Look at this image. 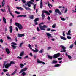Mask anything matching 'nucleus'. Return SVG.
Wrapping results in <instances>:
<instances>
[{"instance_id":"f257e3e1","label":"nucleus","mask_w":76,"mask_h":76,"mask_svg":"<svg viewBox=\"0 0 76 76\" xmlns=\"http://www.w3.org/2000/svg\"><path fill=\"white\" fill-rule=\"evenodd\" d=\"M41 25H44V23L42 22L39 24V27L41 31H45V28H48L47 26L45 25H44L43 26H42Z\"/></svg>"},{"instance_id":"f03ea898","label":"nucleus","mask_w":76,"mask_h":76,"mask_svg":"<svg viewBox=\"0 0 76 76\" xmlns=\"http://www.w3.org/2000/svg\"><path fill=\"white\" fill-rule=\"evenodd\" d=\"M15 25L18 28L19 30H21L22 29H23L22 26V25L18 23L17 22L15 23Z\"/></svg>"},{"instance_id":"7ed1b4c3","label":"nucleus","mask_w":76,"mask_h":76,"mask_svg":"<svg viewBox=\"0 0 76 76\" xmlns=\"http://www.w3.org/2000/svg\"><path fill=\"white\" fill-rule=\"evenodd\" d=\"M30 4H33L34 3L33 2H32L31 1H29V2H28L27 3V4H25V5H26V6H28V7H31V5Z\"/></svg>"},{"instance_id":"20e7f679","label":"nucleus","mask_w":76,"mask_h":76,"mask_svg":"<svg viewBox=\"0 0 76 76\" xmlns=\"http://www.w3.org/2000/svg\"><path fill=\"white\" fill-rule=\"evenodd\" d=\"M7 7H8V10L9 12V13L11 15V16H12V17L13 18H15V17L14 16V15H13V14H12V13H11V11H10V6H9V5H7Z\"/></svg>"},{"instance_id":"39448f33","label":"nucleus","mask_w":76,"mask_h":76,"mask_svg":"<svg viewBox=\"0 0 76 76\" xmlns=\"http://www.w3.org/2000/svg\"><path fill=\"white\" fill-rule=\"evenodd\" d=\"M4 67L6 69H7L9 67H10V64L9 63L5 65V63H4L3 64V68H4Z\"/></svg>"},{"instance_id":"423d86ee","label":"nucleus","mask_w":76,"mask_h":76,"mask_svg":"<svg viewBox=\"0 0 76 76\" xmlns=\"http://www.w3.org/2000/svg\"><path fill=\"white\" fill-rule=\"evenodd\" d=\"M45 10H43L42 11V20H44V18H45V15H44V13H45Z\"/></svg>"},{"instance_id":"0eeeda50","label":"nucleus","mask_w":76,"mask_h":76,"mask_svg":"<svg viewBox=\"0 0 76 76\" xmlns=\"http://www.w3.org/2000/svg\"><path fill=\"white\" fill-rule=\"evenodd\" d=\"M60 56V53H58V54H55L53 55V58H57V57H58L59 56Z\"/></svg>"},{"instance_id":"6e6552de","label":"nucleus","mask_w":76,"mask_h":76,"mask_svg":"<svg viewBox=\"0 0 76 76\" xmlns=\"http://www.w3.org/2000/svg\"><path fill=\"white\" fill-rule=\"evenodd\" d=\"M29 48L30 50H32V51L35 53H37V52L38 51V49H37V48H35V50L34 49H32V48L31 47H29Z\"/></svg>"},{"instance_id":"1a4fd4ad","label":"nucleus","mask_w":76,"mask_h":76,"mask_svg":"<svg viewBox=\"0 0 76 76\" xmlns=\"http://www.w3.org/2000/svg\"><path fill=\"white\" fill-rule=\"evenodd\" d=\"M27 69L26 68H24L22 69L19 72V74H20V73H22V72H25V71H26V70H27Z\"/></svg>"},{"instance_id":"9d476101","label":"nucleus","mask_w":76,"mask_h":76,"mask_svg":"<svg viewBox=\"0 0 76 76\" xmlns=\"http://www.w3.org/2000/svg\"><path fill=\"white\" fill-rule=\"evenodd\" d=\"M55 12L56 13H58L59 15H62L61 13L60 12V10H58V9H56L55 10Z\"/></svg>"},{"instance_id":"9b49d317","label":"nucleus","mask_w":76,"mask_h":76,"mask_svg":"<svg viewBox=\"0 0 76 76\" xmlns=\"http://www.w3.org/2000/svg\"><path fill=\"white\" fill-rule=\"evenodd\" d=\"M60 47H61V48H62L63 50H61V51H64V52H65L66 51V48L65 47L61 45L60 46Z\"/></svg>"},{"instance_id":"f8f14e48","label":"nucleus","mask_w":76,"mask_h":76,"mask_svg":"<svg viewBox=\"0 0 76 76\" xmlns=\"http://www.w3.org/2000/svg\"><path fill=\"white\" fill-rule=\"evenodd\" d=\"M46 35L47 37H48V38L49 39L51 38H52V36H51V34L50 33H46Z\"/></svg>"},{"instance_id":"ddd939ff","label":"nucleus","mask_w":76,"mask_h":76,"mask_svg":"<svg viewBox=\"0 0 76 76\" xmlns=\"http://www.w3.org/2000/svg\"><path fill=\"white\" fill-rule=\"evenodd\" d=\"M25 36V34H18V38H20V37H24Z\"/></svg>"},{"instance_id":"4468645a","label":"nucleus","mask_w":76,"mask_h":76,"mask_svg":"<svg viewBox=\"0 0 76 76\" xmlns=\"http://www.w3.org/2000/svg\"><path fill=\"white\" fill-rule=\"evenodd\" d=\"M23 6L24 7L26 10H31V9H30V8H29V7H26V6H25L24 5H23Z\"/></svg>"},{"instance_id":"2eb2a0df","label":"nucleus","mask_w":76,"mask_h":76,"mask_svg":"<svg viewBox=\"0 0 76 76\" xmlns=\"http://www.w3.org/2000/svg\"><path fill=\"white\" fill-rule=\"evenodd\" d=\"M37 63H42V64H45V63L39 60H37Z\"/></svg>"},{"instance_id":"dca6fc26","label":"nucleus","mask_w":76,"mask_h":76,"mask_svg":"<svg viewBox=\"0 0 76 76\" xmlns=\"http://www.w3.org/2000/svg\"><path fill=\"white\" fill-rule=\"evenodd\" d=\"M40 6V8H41V9L42 8L43 4H42V0H41Z\"/></svg>"},{"instance_id":"f3484780","label":"nucleus","mask_w":76,"mask_h":76,"mask_svg":"<svg viewBox=\"0 0 76 76\" xmlns=\"http://www.w3.org/2000/svg\"><path fill=\"white\" fill-rule=\"evenodd\" d=\"M6 51L7 53V54H10V50L9 49H8V48H7L6 49Z\"/></svg>"},{"instance_id":"a211bd4d","label":"nucleus","mask_w":76,"mask_h":76,"mask_svg":"<svg viewBox=\"0 0 76 76\" xmlns=\"http://www.w3.org/2000/svg\"><path fill=\"white\" fill-rule=\"evenodd\" d=\"M9 28L10 29V33H12V28H13V27H12V26H10L9 27Z\"/></svg>"},{"instance_id":"6ab92c4d","label":"nucleus","mask_w":76,"mask_h":76,"mask_svg":"<svg viewBox=\"0 0 76 76\" xmlns=\"http://www.w3.org/2000/svg\"><path fill=\"white\" fill-rule=\"evenodd\" d=\"M70 33H71V31L69 30L68 31V33H66V35H71Z\"/></svg>"},{"instance_id":"aec40b11","label":"nucleus","mask_w":76,"mask_h":76,"mask_svg":"<svg viewBox=\"0 0 76 76\" xmlns=\"http://www.w3.org/2000/svg\"><path fill=\"white\" fill-rule=\"evenodd\" d=\"M60 37L61 39H63V40H66V39H66V37H65L63 36H61Z\"/></svg>"},{"instance_id":"412c9836","label":"nucleus","mask_w":76,"mask_h":76,"mask_svg":"<svg viewBox=\"0 0 76 76\" xmlns=\"http://www.w3.org/2000/svg\"><path fill=\"white\" fill-rule=\"evenodd\" d=\"M15 64V62L13 61H11L10 63V66H11L12 64Z\"/></svg>"},{"instance_id":"4be33fe9","label":"nucleus","mask_w":76,"mask_h":76,"mask_svg":"<svg viewBox=\"0 0 76 76\" xmlns=\"http://www.w3.org/2000/svg\"><path fill=\"white\" fill-rule=\"evenodd\" d=\"M57 63V61L56 60H53L52 62V64H56Z\"/></svg>"},{"instance_id":"5701e85b","label":"nucleus","mask_w":76,"mask_h":76,"mask_svg":"<svg viewBox=\"0 0 76 76\" xmlns=\"http://www.w3.org/2000/svg\"><path fill=\"white\" fill-rule=\"evenodd\" d=\"M6 18H5L3 17V22H4L5 23V24H6Z\"/></svg>"},{"instance_id":"b1692460","label":"nucleus","mask_w":76,"mask_h":76,"mask_svg":"<svg viewBox=\"0 0 76 76\" xmlns=\"http://www.w3.org/2000/svg\"><path fill=\"white\" fill-rule=\"evenodd\" d=\"M16 9H18V10H23V8L21 7H16Z\"/></svg>"},{"instance_id":"393cba45","label":"nucleus","mask_w":76,"mask_h":76,"mask_svg":"<svg viewBox=\"0 0 76 76\" xmlns=\"http://www.w3.org/2000/svg\"><path fill=\"white\" fill-rule=\"evenodd\" d=\"M24 54V51H23L20 54V57H22V56Z\"/></svg>"},{"instance_id":"a878e982","label":"nucleus","mask_w":76,"mask_h":76,"mask_svg":"<svg viewBox=\"0 0 76 76\" xmlns=\"http://www.w3.org/2000/svg\"><path fill=\"white\" fill-rule=\"evenodd\" d=\"M4 4H5V1H4V0H3V2L2 3V7L4 6Z\"/></svg>"},{"instance_id":"bb28decb","label":"nucleus","mask_w":76,"mask_h":76,"mask_svg":"<svg viewBox=\"0 0 76 76\" xmlns=\"http://www.w3.org/2000/svg\"><path fill=\"white\" fill-rule=\"evenodd\" d=\"M48 57L49 59H50V60L53 59V57L50 55H48Z\"/></svg>"},{"instance_id":"cd10ccee","label":"nucleus","mask_w":76,"mask_h":76,"mask_svg":"<svg viewBox=\"0 0 76 76\" xmlns=\"http://www.w3.org/2000/svg\"><path fill=\"white\" fill-rule=\"evenodd\" d=\"M20 68H22L24 67V65L23 64H20Z\"/></svg>"},{"instance_id":"c85d7f7f","label":"nucleus","mask_w":76,"mask_h":76,"mask_svg":"<svg viewBox=\"0 0 76 76\" xmlns=\"http://www.w3.org/2000/svg\"><path fill=\"white\" fill-rule=\"evenodd\" d=\"M45 13H46V14H47V15H48L49 16L50 15V14L49 13L48 11L45 10Z\"/></svg>"},{"instance_id":"c756f323","label":"nucleus","mask_w":76,"mask_h":76,"mask_svg":"<svg viewBox=\"0 0 76 76\" xmlns=\"http://www.w3.org/2000/svg\"><path fill=\"white\" fill-rule=\"evenodd\" d=\"M38 20H39V18H36L34 20V22H37V21H38Z\"/></svg>"},{"instance_id":"7c9ffc66","label":"nucleus","mask_w":76,"mask_h":76,"mask_svg":"<svg viewBox=\"0 0 76 76\" xmlns=\"http://www.w3.org/2000/svg\"><path fill=\"white\" fill-rule=\"evenodd\" d=\"M11 46L12 47H13V49H16V46H15L13 45H12Z\"/></svg>"},{"instance_id":"2f4dec72","label":"nucleus","mask_w":76,"mask_h":76,"mask_svg":"<svg viewBox=\"0 0 76 76\" xmlns=\"http://www.w3.org/2000/svg\"><path fill=\"white\" fill-rule=\"evenodd\" d=\"M59 66H60V64H56L54 65L55 67H59Z\"/></svg>"},{"instance_id":"473e14b6","label":"nucleus","mask_w":76,"mask_h":76,"mask_svg":"<svg viewBox=\"0 0 76 76\" xmlns=\"http://www.w3.org/2000/svg\"><path fill=\"white\" fill-rule=\"evenodd\" d=\"M30 18L31 19H33L34 18V16L33 15H32L30 16Z\"/></svg>"},{"instance_id":"72a5a7b5","label":"nucleus","mask_w":76,"mask_h":76,"mask_svg":"<svg viewBox=\"0 0 76 76\" xmlns=\"http://www.w3.org/2000/svg\"><path fill=\"white\" fill-rule=\"evenodd\" d=\"M60 18L61 20L62 21H65V18H62L61 17H60Z\"/></svg>"},{"instance_id":"f704fd0d","label":"nucleus","mask_w":76,"mask_h":76,"mask_svg":"<svg viewBox=\"0 0 76 76\" xmlns=\"http://www.w3.org/2000/svg\"><path fill=\"white\" fill-rule=\"evenodd\" d=\"M73 44H71V45L69 46L70 48H71V49H72L73 48Z\"/></svg>"},{"instance_id":"c9c22d12","label":"nucleus","mask_w":76,"mask_h":76,"mask_svg":"<svg viewBox=\"0 0 76 76\" xmlns=\"http://www.w3.org/2000/svg\"><path fill=\"white\" fill-rule=\"evenodd\" d=\"M17 71V70L16 69L13 72L12 75H15V73H16V72Z\"/></svg>"},{"instance_id":"e433bc0d","label":"nucleus","mask_w":76,"mask_h":76,"mask_svg":"<svg viewBox=\"0 0 76 76\" xmlns=\"http://www.w3.org/2000/svg\"><path fill=\"white\" fill-rule=\"evenodd\" d=\"M24 44V42H21V43L19 45V47H21L22 46V45Z\"/></svg>"},{"instance_id":"4c0bfd02","label":"nucleus","mask_w":76,"mask_h":76,"mask_svg":"<svg viewBox=\"0 0 76 76\" xmlns=\"http://www.w3.org/2000/svg\"><path fill=\"white\" fill-rule=\"evenodd\" d=\"M21 75H22V76H25V75H26V73L25 72H23L22 73Z\"/></svg>"},{"instance_id":"58836bf2","label":"nucleus","mask_w":76,"mask_h":76,"mask_svg":"<svg viewBox=\"0 0 76 76\" xmlns=\"http://www.w3.org/2000/svg\"><path fill=\"white\" fill-rule=\"evenodd\" d=\"M56 26V24H54L53 25H52V27L53 28H55V27Z\"/></svg>"},{"instance_id":"ea45409f","label":"nucleus","mask_w":76,"mask_h":76,"mask_svg":"<svg viewBox=\"0 0 76 76\" xmlns=\"http://www.w3.org/2000/svg\"><path fill=\"white\" fill-rule=\"evenodd\" d=\"M1 10L2 12H5V10H6V8H4V9H1Z\"/></svg>"},{"instance_id":"a19ab883","label":"nucleus","mask_w":76,"mask_h":76,"mask_svg":"<svg viewBox=\"0 0 76 76\" xmlns=\"http://www.w3.org/2000/svg\"><path fill=\"white\" fill-rule=\"evenodd\" d=\"M44 51H43V49H41V50L39 51V53H40V54H41L42 52H43Z\"/></svg>"},{"instance_id":"79ce46f5","label":"nucleus","mask_w":76,"mask_h":76,"mask_svg":"<svg viewBox=\"0 0 76 76\" xmlns=\"http://www.w3.org/2000/svg\"><path fill=\"white\" fill-rule=\"evenodd\" d=\"M21 1H22L23 3H26V1H25V0H21ZM19 1H20V0H19Z\"/></svg>"},{"instance_id":"37998d69","label":"nucleus","mask_w":76,"mask_h":76,"mask_svg":"<svg viewBox=\"0 0 76 76\" xmlns=\"http://www.w3.org/2000/svg\"><path fill=\"white\" fill-rule=\"evenodd\" d=\"M36 6H37V4H35L33 8L35 10H36Z\"/></svg>"},{"instance_id":"c03bdc74","label":"nucleus","mask_w":76,"mask_h":76,"mask_svg":"<svg viewBox=\"0 0 76 76\" xmlns=\"http://www.w3.org/2000/svg\"><path fill=\"white\" fill-rule=\"evenodd\" d=\"M68 57L69 58V59H71V58H72V57H71V56L69 55L68 56Z\"/></svg>"},{"instance_id":"a18cd8bd","label":"nucleus","mask_w":76,"mask_h":76,"mask_svg":"<svg viewBox=\"0 0 76 76\" xmlns=\"http://www.w3.org/2000/svg\"><path fill=\"white\" fill-rule=\"evenodd\" d=\"M67 38L68 39H71V37H70V36H67Z\"/></svg>"},{"instance_id":"49530a36","label":"nucleus","mask_w":76,"mask_h":76,"mask_svg":"<svg viewBox=\"0 0 76 76\" xmlns=\"http://www.w3.org/2000/svg\"><path fill=\"white\" fill-rule=\"evenodd\" d=\"M51 30V28H48L47 29V31H50Z\"/></svg>"},{"instance_id":"de8ad7c7","label":"nucleus","mask_w":76,"mask_h":76,"mask_svg":"<svg viewBox=\"0 0 76 76\" xmlns=\"http://www.w3.org/2000/svg\"><path fill=\"white\" fill-rule=\"evenodd\" d=\"M29 57V56L28 55H27L25 56L24 58V59H25V58H28Z\"/></svg>"},{"instance_id":"09e8293b","label":"nucleus","mask_w":76,"mask_h":76,"mask_svg":"<svg viewBox=\"0 0 76 76\" xmlns=\"http://www.w3.org/2000/svg\"><path fill=\"white\" fill-rule=\"evenodd\" d=\"M12 19H11L10 21V25H12Z\"/></svg>"},{"instance_id":"8fccbe9b","label":"nucleus","mask_w":76,"mask_h":76,"mask_svg":"<svg viewBox=\"0 0 76 76\" xmlns=\"http://www.w3.org/2000/svg\"><path fill=\"white\" fill-rule=\"evenodd\" d=\"M15 13H16L17 14H18V15H19V14H20V12H19L16 11H15Z\"/></svg>"},{"instance_id":"3c124183","label":"nucleus","mask_w":76,"mask_h":76,"mask_svg":"<svg viewBox=\"0 0 76 76\" xmlns=\"http://www.w3.org/2000/svg\"><path fill=\"white\" fill-rule=\"evenodd\" d=\"M3 72H7V71H8V70H7V69H3Z\"/></svg>"},{"instance_id":"603ef678","label":"nucleus","mask_w":76,"mask_h":76,"mask_svg":"<svg viewBox=\"0 0 76 76\" xmlns=\"http://www.w3.org/2000/svg\"><path fill=\"white\" fill-rule=\"evenodd\" d=\"M68 10H67V8H66L65 9V11L64 12L65 13H66L67 12Z\"/></svg>"},{"instance_id":"864d4df0","label":"nucleus","mask_w":76,"mask_h":76,"mask_svg":"<svg viewBox=\"0 0 76 76\" xmlns=\"http://www.w3.org/2000/svg\"><path fill=\"white\" fill-rule=\"evenodd\" d=\"M37 31H40V29L39 28V27H37Z\"/></svg>"},{"instance_id":"5fc2aeb1","label":"nucleus","mask_w":76,"mask_h":76,"mask_svg":"<svg viewBox=\"0 0 76 76\" xmlns=\"http://www.w3.org/2000/svg\"><path fill=\"white\" fill-rule=\"evenodd\" d=\"M26 15H21V17H23L24 18H25V17H26Z\"/></svg>"},{"instance_id":"6e6d98bb","label":"nucleus","mask_w":76,"mask_h":76,"mask_svg":"<svg viewBox=\"0 0 76 76\" xmlns=\"http://www.w3.org/2000/svg\"><path fill=\"white\" fill-rule=\"evenodd\" d=\"M18 58H19V59H22V58L21 57H20L19 56H18L17 57Z\"/></svg>"},{"instance_id":"4d7b16f0","label":"nucleus","mask_w":76,"mask_h":76,"mask_svg":"<svg viewBox=\"0 0 76 76\" xmlns=\"http://www.w3.org/2000/svg\"><path fill=\"white\" fill-rule=\"evenodd\" d=\"M64 31L63 32V37H65V34Z\"/></svg>"},{"instance_id":"13d9d810","label":"nucleus","mask_w":76,"mask_h":76,"mask_svg":"<svg viewBox=\"0 0 76 76\" xmlns=\"http://www.w3.org/2000/svg\"><path fill=\"white\" fill-rule=\"evenodd\" d=\"M48 19L50 20L51 19V18H50V17L49 16H48Z\"/></svg>"},{"instance_id":"bf43d9fd","label":"nucleus","mask_w":76,"mask_h":76,"mask_svg":"<svg viewBox=\"0 0 76 76\" xmlns=\"http://www.w3.org/2000/svg\"><path fill=\"white\" fill-rule=\"evenodd\" d=\"M58 60H62V58H58Z\"/></svg>"},{"instance_id":"052dcab7","label":"nucleus","mask_w":76,"mask_h":76,"mask_svg":"<svg viewBox=\"0 0 76 76\" xmlns=\"http://www.w3.org/2000/svg\"><path fill=\"white\" fill-rule=\"evenodd\" d=\"M50 49H51V48L50 47H49L47 48V50H50Z\"/></svg>"},{"instance_id":"680f3d73","label":"nucleus","mask_w":76,"mask_h":76,"mask_svg":"<svg viewBox=\"0 0 76 76\" xmlns=\"http://www.w3.org/2000/svg\"><path fill=\"white\" fill-rule=\"evenodd\" d=\"M0 41L1 43H3V40L2 39H0Z\"/></svg>"},{"instance_id":"e2e57ef3","label":"nucleus","mask_w":76,"mask_h":76,"mask_svg":"<svg viewBox=\"0 0 76 76\" xmlns=\"http://www.w3.org/2000/svg\"><path fill=\"white\" fill-rule=\"evenodd\" d=\"M34 23L35 25H38V22H34Z\"/></svg>"},{"instance_id":"0e129e2a","label":"nucleus","mask_w":76,"mask_h":76,"mask_svg":"<svg viewBox=\"0 0 76 76\" xmlns=\"http://www.w3.org/2000/svg\"><path fill=\"white\" fill-rule=\"evenodd\" d=\"M12 44H13V45H17V44H16V43H15L14 42H12Z\"/></svg>"},{"instance_id":"69168bd1","label":"nucleus","mask_w":76,"mask_h":76,"mask_svg":"<svg viewBox=\"0 0 76 76\" xmlns=\"http://www.w3.org/2000/svg\"><path fill=\"white\" fill-rule=\"evenodd\" d=\"M7 38L8 39H11V38H10V37H8V36L7 37Z\"/></svg>"},{"instance_id":"338daca9","label":"nucleus","mask_w":76,"mask_h":76,"mask_svg":"<svg viewBox=\"0 0 76 76\" xmlns=\"http://www.w3.org/2000/svg\"><path fill=\"white\" fill-rule=\"evenodd\" d=\"M75 11H73V13H76V6H75Z\"/></svg>"},{"instance_id":"774afa93","label":"nucleus","mask_w":76,"mask_h":76,"mask_svg":"<svg viewBox=\"0 0 76 76\" xmlns=\"http://www.w3.org/2000/svg\"><path fill=\"white\" fill-rule=\"evenodd\" d=\"M6 75L7 76H10V75L9 74V73L6 74Z\"/></svg>"}]
</instances>
